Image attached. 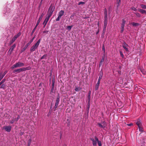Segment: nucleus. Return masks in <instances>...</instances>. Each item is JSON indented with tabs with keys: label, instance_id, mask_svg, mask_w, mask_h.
<instances>
[{
	"label": "nucleus",
	"instance_id": "nucleus-1",
	"mask_svg": "<svg viewBox=\"0 0 146 146\" xmlns=\"http://www.w3.org/2000/svg\"><path fill=\"white\" fill-rule=\"evenodd\" d=\"M40 42V39H39L36 43L32 46L30 49V51L31 52H33L34 51L35 49L38 48Z\"/></svg>",
	"mask_w": 146,
	"mask_h": 146
},
{
	"label": "nucleus",
	"instance_id": "nucleus-2",
	"mask_svg": "<svg viewBox=\"0 0 146 146\" xmlns=\"http://www.w3.org/2000/svg\"><path fill=\"white\" fill-rule=\"evenodd\" d=\"M24 66V64L22 62H18L14 64L11 67L12 69H14L15 68L23 66Z\"/></svg>",
	"mask_w": 146,
	"mask_h": 146
},
{
	"label": "nucleus",
	"instance_id": "nucleus-3",
	"mask_svg": "<svg viewBox=\"0 0 146 146\" xmlns=\"http://www.w3.org/2000/svg\"><path fill=\"white\" fill-rule=\"evenodd\" d=\"M21 35V33L20 32L19 33L15 35L14 37L12 40L10 41L9 43L10 44H11L13 43L17 39V38L19 37Z\"/></svg>",
	"mask_w": 146,
	"mask_h": 146
},
{
	"label": "nucleus",
	"instance_id": "nucleus-4",
	"mask_svg": "<svg viewBox=\"0 0 146 146\" xmlns=\"http://www.w3.org/2000/svg\"><path fill=\"white\" fill-rule=\"evenodd\" d=\"M90 139L92 141V144L93 146H96L97 145V141H98V139L95 136L94 138H91Z\"/></svg>",
	"mask_w": 146,
	"mask_h": 146
},
{
	"label": "nucleus",
	"instance_id": "nucleus-5",
	"mask_svg": "<svg viewBox=\"0 0 146 146\" xmlns=\"http://www.w3.org/2000/svg\"><path fill=\"white\" fill-rule=\"evenodd\" d=\"M108 22V15L106 11L105 12V15L104 17V30H105Z\"/></svg>",
	"mask_w": 146,
	"mask_h": 146
},
{
	"label": "nucleus",
	"instance_id": "nucleus-6",
	"mask_svg": "<svg viewBox=\"0 0 146 146\" xmlns=\"http://www.w3.org/2000/svg\"><path fill=\"white\" fill-rule=\"evenodd\" d=\"M54 9L55 7L54 6H52V5H50L48 11V13H49V14L48 15L49 16H51L52 14Z\"/></svg>",
	"mask_w": 146,
	"mask_h": 146
},
{
	"label": "nucleus",
	"instance_id": "nucleus-7",
	"mask_svg": "<svg viewBox=\"0 0 146 146\" xmlns=\"http://www.w3.org/2000/svg\"><path fill=\"white\" fill-rule=\"evenodd\" d=\"M3 128L7 132H10L11 131V127L10 126H4Z\"/></svg>",
	"mask_w": 146,
	"mask_h": 146
},
{
	"label": "nucleus",
	"instance_id": "nucleus-8",
	"mask_svg": "<svg viewBox=\"0 0 146 146\" xmlns=\"http://www.w3.org/2000/svg\"><path fill=\"white\" fill-rule=\"evenodd\" d=\"M59 98L60 96L59 94H58L54 106V108H56L58 107L59 102Z\"/></svg>",
	"mask_w": 146,
	"mask_h": 146
},
{
	"label": "nucleus",
	"instance_id": "nucleus-9",
	"mask_svg": "<svg viewBox=\"0 0 146 146\" xmlns=\"http://www.w3.org/2000/svg\"><path fill=\"white\" fill-rule=\"evenodd\" d=\"M44 15V14L43 13H42V15H41L39 19H38V21H37V23L36 25V27H37L38 26V24H39L41 20L42 19V18Z\"/></svg>",
	"mask_w": 146,
	"mask_h": 146
},
{
	"label": "nucleus",
	"instance_id": "nucleus-10",
	"mask_svg": "<svg viewBox=\"0 0 146 146\" xmlns=\"http://www.w3.org/2000/svg\"><path fill=\"white\" fill-rule=\"evenodd\" d=\"M23 68H20L19 69H17L13 71V72L14 73H15L16 72H17V73H19L21 72H23Z\"/></svg>",
	"mask_w": 146,
	"mask_h": 146
},
{
	"label": "nucleus",
	"instance_id": "nucleus-11",
	"mask_svg": "<svg viewBox=\"0 0 146 146\" xmlns=\"http://www.w3.org/2000/svg\"><path fill=\"white\" fill-rule=\"evenodd\" d=\"M16 47V45L14 44L12 46L10 49H9V52H10V54H11L13 51V50L14 48Z\"/></svg>",
	"mask_w": 146,
	"mask_h": 146
},
{
	"label": "nucleus",
	"instance_id": "nucleus-12",
	"mask_svg": "<svg viewBox=\"0 0 146 146\" xmlns=\"http://www.w3.org/2000/svg\"><path fill=\"white\" fill-rule=\"evenodd\" d=\"M50 17V16H49L48 15L47 17L45 18L44 22L43 23V24H44L45 23V25H46L47 23L48 22V21L49 20V18Z\"/></svg>",
	"mask_w": 146,
	"mask_h": 146
},
{
	"label": "nucleus",
	"instance_id": "nucleus-13",
	"mask_svg": "<svg viewBox=\"0 0 146 146\" xmlns=\"http://www.w3.org/2000/svg\"><path fill=\"white\" fill-rule=\"evenodd\" d=\"M100 83V82L98 81L97 83L96 84L95 86V90H97L99 88V86Z\"/></svg>",
	"mask_w": 146,
	"mask_h": 146
},
{
	"label": "nucleus",
	"instance_id": "nucleus-14",
	"mask_svg": "<svg viewBox=\"0 0 146 146\" xmlns=\"http://www.w3.org/2000/svg\"><path fill=\"white\" fill-rule=\"evenodd\" d=\"M136 124L138 127L141 126L142 125L141 123L139 120H137L136 122Z\"/></svg>",
	"mask_w": 146,
	"mask_h": 146
},
{
	"label": "nucleus",
	"instance_id": "nucleus-15",
	"mask_svg": "<svg viewBox=\"0 0 146 146\" xmlns=\"http://www.w3.org/2000/svg\"><path fill=\"white\" fill-rule=\"evenodd\" d=\"M23 71H24L26 70H29L31 69V67L30 66H28L26 67L23 68Z\"/></svg>",
	"mask_w": 146,
	"mask_h": 146
},
{
	"label": "nucleus",
	"instance_id": "nucleus-16",
	"mask_svg": "<svg viewBox=\"0 0 146 146\" xmlns=\"http://www.w3.org/2000/svg\"><path fill=\"white\" fill-rule=\"evenodd\" d=\"M64 12L63 11L61 10L59 13L58 16L61 17L63 15Z\"/></svg>",
	"mask_w": 146,
	"mask_h": 146
},
{
	"label": "nucleus",
	"instance_id": "nucleus-17",
	"mask_svg": "<svg viewBox=\"0 0 146 146\" xmlns=\"http://www.w3.org/2000/svg\"><path fill=\"white\" fill-rule=\"evenodd\" d=\"M127 46V45L125 43H124L123 44V47L125 49L126 51H128V49L126 47Z\"/></svg>",
	"mask_w": 146,
	"mask_h": 146
},
{
	"label": "nucleus",
	"instance_id": "nucleus-18",
	"mask_svg": "<svg viewBox=\"0 0 146 146\" xmlns=\"http://www.w3.org/2000/svg\"><path fill=\"white\" fill-rule=\"evenodd\" d=\"M140 71L143 74L145 75L146 74V72L143 68H141L139 69Z\"/></svg>",
	"mask_w": 146,
	"mask_h": 146
},
{
	"label": "nucleus",
	"instance_id": "nucleus-19",
	"mask_svg": "<svg viewBox=\"0 0 146 146\" xmlns=\"http://www.w3.org/2000/svg\"><path fill=\"white\" fill-rule=\"evenodd\" d=\"M139 11L141 13H145L146 14V11L142 9H139Z\"/></svg>",
	"mask_w": 146,
	"mask_h": 146
},
{
	"label": "nucleus",
	"instance_id": "nucleus-20",
	"mask_svg": "<svg viewBox=\"0 0 146 146\" xmlns=\"http://www.w3.org/2000/svg\"><path fill=\"white\" fill-rule=\"evenodd\" d=\"M131 24L134 26H137L139 25V23L135 22H133L131 23Z\"/></svg>",
	"mask_w": 146,
	"mask_h": 146
},
{
	"label": "nucleus",
	"instance_id": "nucleus-21",
	"mask_svg": "<svg viewBox=\"0 0 146 146\" xmlns=\"http://www.w3.org/2000/svg\"><path fill=\"white\" fill-rule=\"evenodd\" d=\"M101 123L104 128L106 127L107 125L106 122L104 121H103Z\"/></svg>",
	"mask_w": 146,
	"mask_h": 146
},
{
	"label": "nucleus",
	"instance_id": "nucleus-22",
	"mask_svg": "<svg viewBox=\"0 0 146 146\" xmlns=\"http://www.w3.org/2000/svg\"><path fill=\"white\" fill-rule=\"evenodd\" d=\"M121 0H117V7L119 6L120 4Z\"/></svg>",
	"mask_w": 146,
	"mask_h": 146
},
{
	"label": "nucleus",
	"instance_id": "nucleus-23",
	"mask_svg": "<svg viewBox=\"0 0 146 146\" xmlns=\"http://www.w3.org/2000/svg\"><path fill=\"white\" fill-rule=\"evenodd\" d=\"M104 58H102V60H101L100 63V64H99L100 67L102 65V63L104 62Z\"/></svg>",
	"mask_w": 146,
	"mask_h": 146
},
{
	"label": "nucleus",
	"instance_id": "nucleus-24",
	"mask_svg": "<svg viewBox=\"0 0 146 146\" xmlns=\"http://www.w3.org/2000/svg\"><path fill=\"white\" fill-rule=\"evenodd\" d=\"M141 7L142 8L145 9H146V5L143 4H141Z\"/></svg>",
	"mask_w": 146,
	"mask_h": 146
},
{
	"label": "nucleus",
	"instance_id": "nucleus-25",
	"mask_svg": "<svg viewBox=\"0 0 146 146\" xmlns=\"http://www.w3.org/2000/svg\"><path fill=\"white\" fill-rule=\"evenodd\" d=\"M31 142V139H29L27 144V146H30V145Z\"/></svg>",
	"mask_w": 146,
	"mask_h": 146
},
{
	"label": "nucleus",
	"instance_id": "nucleus-26",
	"mask_svg": "<svg viewBox=\"0 0 146 146\" xmlns=\"http://www.w3.org/2000/svg\"><path fill=\"white\" fill-rule=\"evenodd\" d=\"M139 130L140 131H143V128L142 127V125L141 126L138 127Z\"/></svg>",
	"mask_w": 146,
	"mask_h": 146
},
{
	"label": "nucleus",
	"instance_id": "nucleus-27",
	"mask_svg": "<svg viewBox=\"0 0 146 146\" xmlns=\"http://www.w3.org/2000/svg\"><path fill=\"white\" fill-rule=\"evenodd\" d=\"M137 17H141V15L138 13H134Z\"/></svg>",
	"mask_w": 146,
	"mask_h": 146
},
{
	"label": "nucleus",
	"instance_id": "nucleus-28",
	"mask_svg": "<svg viewBox=\"0 0 146 146\" xmlns=\"http://www.w3.org/2000/svg\"><path fill=\"white\" fill-rule=\"evenodd\" d=\"M4 76L2 75V73L1 72L0 73V81L3 78Z\"/></svg>",
	"mask_w": 146,
	"mask_h": 146
},
{
	"label": "nucleus",
	"instance_id": "nucleus-29",
	"mask_svg": "<svg viewBox=\"0 0 146 146\" xmlns=\"http://www.w3.org/2000/svg\"><path fill=\"white\" fill-rule=\"evenodd\" d=\"M98 125L100 127H102V128H104V127H103L102 125V123H98Z\"/></svg>",
	"mask_w": 146,
	"mask_h": 146
},
{
	"label": "nucleus",
	"instance_id": "nucleus-30",
	"mask_svg": "<svg viewBox=\"0 0 146 146\" xmlns=\"http://www.w3.org/2000/svg\"><path fill=\"white\" fill-rule=\"evenodd\" d=\"M72 27V26H69L67 27V28L68 30L69 31H70L71 30Z\"/></svg>",
	"mask_w": 146,
	"mask_h": 146
},
{
	"label": "nucleus",
	"instance_id": "nucleus-31",
	"mask_svg": "<svg viewBox=\"0 0 146 146\" xmlns=\"http://www.w3.org/2000/svg\"><path fill=\"white\" fill-rule=\"evenodd\" d=\"M30 45V44H28V43L23 48V50H25L27 48L28 46Z\"/></svg>",
	"mask_w": 146,
	"mask_h": 146
},
{
	"label": "nucleus",
	"instance_id": "nucleus-32",
	"mask_svg": "<svg viewBox=\"0 0 146 146\" xmlns=\"http://www.w3.org/2000/svg\"><path fill=\"white\" fill-rule=\"evenodd\" d=\"M5 81V79H3V80L1 82H0V86Z\"/></svg>",
	"mask_w": 146,
	"mask_h": 146
},
{
	"label": "nucleus",
	"instance_id": "nucleus-33",
	"mask_svg": "<svg viewBox=\"0 0 146 146\" xmlns=\"http://www.w3.org/2000/svg\"><path fill=\"white\" fill-rule=\"evenodd\" d=\"M98 143V145L99 146H102V143L100 141H99V140L98 139V141L97 142Z\"/></svg>",
	"mask_w": 146,
	"mask_h": 146
},
{
	"label": "nucleus",
	"instance_id": "nucleus-34",
	"mask_svg": "<svg viewBox=\"0 0 146 146\" xmlns=\"http://www.w3.org/2000/svg\"><path fill=\"white\" fill-rule=\"evenodd\" d=\"M91 93V91H90L89 92L88 95V98H89V100H90V98Z\"/></svg>",
	"mask_w": 146,
	"mask_h": 146
},
{
	"label": "nucleus",
	"instance_id": "nucleus-35",
	"mask_svg": "<svg viewBox=\"0 0 146 146\" xmlns=\"http://www.w3.org/2000/svg\"><path fill=\"white\" fill-rule=\"evenodd\" d=\"M36 27H36V26L35 27V28L32 31V32L31 33V35H32L33 34V33L34 32Z\"/></svg>",
	"mask_w": 146,
	"mask_h": 146
},
{
	"label": "nucleus",
	"instance_id": "nucleus-36",
	"mask_svg": "<svg viewBox=\"0 0 146 146\" xmlns=\"http://www.w3.org/2000/svg\"><path fill=\"white\" fill-rule=\"evenodd\" d=\"M119 52H120V54L121 56L122 57V58H123V57H124V55H123L122 52H121V51H119Z\"/></svg>",
	"mask_w": 146,
	"mask_h": 146
},
{
	"label": "nucleus",
	"instance_id": "nucleus-37",
	"mask_svg": "<svg viewBox=\"0 0 146 146\" xmlns=\"http://www.w3.org/2000/svg\"><path fill=\"white\" fill-rule=\"evenodd\" d=\"M102 74L101 75H100V76L99 77L98 81H99V82H100V80L102 79Z\"/></svg>",
	"mask_w": 146,
	"mask_h": 146
},
{
	"label": "nucleus",
	"instance_id": "nucleus-38",
	"mask_svg": "<svg viewBox=\"0 0 146 146\" xmlns=\"http://www.w3.org/2000/svg\"><path fill=\"white\" fill-rule=\"evenodd\" d=\"M85 4V2H84L80 1L78 5H80L81 4Z\"/></svg>",
	"mask_w": 146,
	"mask_h": 146
},
{
	"label": "nucleus",
	"instance_id": "nucleus-39",
	"mask_svg": "<svg viewBox=\"0 0 146 146\" xmlns=\"http://www.w3.org/2000/svg\"><path fill=\"white\" fill-rule=\"evenodd\" d=\"M131 9L134 11H136L137 10V9L134 7H131Z\"/></svg>",
	"mask_w": 146,
	"mask_h": 146
},
{
	"label": "nucleus",
	"instance_id": "nucleus-40",
	"mask_svg": "<svg viewBox=\"0 0 146 146\" xmlns=\"http://www.w3.org/2000/svg\"><path fill=\"white\" fill-rule=\"evenodd\" d=\"M5 87V85L4 84H2L1 86V88L3 89Z\"/></svg>",
	"mask_w": 146,
	"mask_h": 146
},
{
	"label": "nucleus",
	"instance_id": "nucleus-41",
	"mask_svg": "<svg viewBox=\"0 0 146 146\" xmlns=\"http://www.w3.org/2000/svg\"><path fill=\"white\" fill-rule=\"evenodd\" d=\"M126 22V21L124 19H123L122 20V23L125 24Z\"/></svg>",
	"mask_w": 146,
	"mask_h": 146
},
{
	"label": "nucleus",
	"instance_id": "nucleus-42",
	"mask_svg": "<svg viewBox=\"0 0 146 146\" xmlns=\"http://www.w3.org/2000/svg\"><path fill=\"white\" fill-rule=\"evenodd\" d=\"M20 118V116L19 115H18L17 117L15 119V120H16V121H17L19 120V119Z\"/></svg>",
	"mask_w": 146,
	"mask_h": 146
},
{
	"label": "nucleus",
	"instance_id": "nucleus-43",
	"mask_svg": "<svg viewBox=\"0 0 146 146\" xmlns=\"http://www.w3.org/2000/svg\"><path fill=\"white\" fill-rule=\"evenodd\" d=\"M124 27H121V33H122L123 31H124Z\"/></svg>",
	"mask_w": 146,
	"mask_h": 146
},
{
	"label": "nucleus",
	"instance_id": "nucleus-44",
	"mask_svg": "<svg viewBox=\"0 0 146 146\" xmlns=\"http://www.w3.org/2000/svg\"><path fill=\"white\" fill-rule=\"evenodd\" d=\"M7 71H5L4 73H3V74H2V75H3V76H4L6 74V73H7Z\"/></svg>",
	"mask_w": 146,
	"mask_h": 146
},
{
	"label": "nucleus",
	"instance_id": "nucleus-45",
	"mask_svg": "<svg viewBox=\"0 0 146 146\" xmlns=\"http://www.w3.org/2000/svg\"><path fill=\"white\" fill-rule=\"evenodd\" d=\"M61 18V17H60L59 16H58L57 18L56 19V20L57 21H59L60 20V19Z\"/></svg>",
	"mask_w": 146,
	"mask_h": 146
},
{
	"label": "nucleus",
	"instance_id": "nucleus-46",
	"mask_svg": "<svg viewBox=\"0 0 146 146\" xmlns=\"http://www.w3.org/2000/svg\"><path fill=\"white\" fill-rule=\"evenodd\" d=\"M33 39H31L29 42L28 43V44H30L31 42H33Z\"/></svg>",
	"mask_w": 146,
	"mask_h": 146
},
{
	"label": "nucleus",
	"instance_id": "nucleus-47",
	"mask_svg": "<svg viewBox=\"0 0 146 146\" xmlns=\"http://www.w3.org/2000/svg\"><path fill=\"white\" fill-rule=\"evenodd\" d=\"M52 82H53V83H52V88L53 89H54V81L53 80H52Z\"/></svg>",
	"mask_w": 146,
	"mask_h": 146
},
{
	"label": "nucleus",
	"instance_id": "nucleus-48",
	"mask_svg": "<svg viewBox=\"0 0 146 146\" xmlns=\"http://www.w3.org/2000/svg\"><path fill=\"white\" fill-rule=\"evenodd\" d=\"M15 121V120H14L13 119H12V120L10 121V122L11 123H13Z\"/></svg>",
	"mask_w": 146,
	"mask_h": 146
},
{
	"label": "nucleus",
	"instance_id": "nucleus-49",
	"mask_svg": "<svg viewBox=\"0 0 146 146\" xmlns=\"http://www.w3.org/2000/svg\"><path fill=\"white\" fill-rule=\"evenodd\" d=\"M75 90L76 91H78L80 90V89L78 88H76L75 89Z\"/></svg>",
	"mask_w": 146,
	"mask_h": 146
},
{
	"label": "nucleus",
	"instance_id": "nucleus-50",
	"mask_svg": "<svg viewBox=\"0 0 146 146\" xmlns=\"http://www.w3.org/2000/svg\"><path fill=\"white\" fill-rule=\"evenodd\" d=\"M102 50L104 51V52H105V48L104 45L103 46H102Z\"/></svg>",
	"mask_w": 146,
	"mask_h": 146
},
{
	"label": "nucleus",
	"instance_id": "nucleus-51",
	"mask_svg": "<svg viewBox=\"0 0 146 146\" xmlns=\"http://www.w3.org/2000/svg\"><path fill=\"white\" fill-rule=\"evenodd\" d=\"M46 57V56L45 55L43 56L41 58V59H42Z\"/></svg>",
	"mask_w": 146,
	"mask_h": 146
},
{
	"label": "nucleus",
	"instance_id": "nucleus-52",
	"mask_svg": "<svg viewBox=\"0 0 146 146\" xmlns=\"http://www.w3.org/2000/svg\"><path fill=\"white\" fill-rule=\"evenodd\" d=\"M125 24H123V23H122L121 24V27H124V26H125Z\"/></svg>",
	"mask_w": 146,
	"mask_h": 146
},
{
	"label": "nucleus",
	"instance_id": "nucleus-53",
	"mask_svg": "<svg viewBox=\"0 0 146 146\" xmlns=\"http://www.w3.org/2000/svg\"><path fill=\"white\" fill-rule=\"evenodd\" d=\"M127 125L128 126H131L133 125V124L132 123H129V124H128Z\"/></svg>",
	"mask_w": 146,
	"mask_h": 146
},
{
	"label": "nucleus",
	"instance_id": "nucleus-54",
	"mask_svg": "<svg viewBox=\"0 0 146 146\" xmlns=\"http://www.w3.org/2000/svg\"><path fill=\"white\" fill-rule=\"evenodd\" d=\"M48 32V31H43V33H47Z\"/></svg>",
	"mask_w": 146,
	"mask_h": 146
},
{
	"label": "nucleus",
	"instance_id": "nucleus-55",
	"mask_svg": "<svg viewBox=\"0 0 146 146\" xmlns=\"http://www.w3.org/2000/svg\"><path fill=\"white\" fill-rule=\"evenodd\" d=\"M54 89L52 88L51 90V92H53V90Z\"/></svg>",
	"mask_w": 146,
	"mask_h": 146
},
{
	"label": "nucleus",
	"instance_id": "nucleus-56",
	"mask_svg": "<svg viewBox=\"0 0 146 146\" xmlns=\"http://www.w3.org/2000/svg\"><path fill=\"white\" fill-rule=\"evenodd\" d=\"M35 38V36L34 37L32 38L31 39H33V40Z\"/></svg>",
	"mask_w": 146,
	"mask_h": 146
},
{
	"label": "nucleus",
	"instance_id": "nucleus-57",
	"mask_svg": "<svg viewBox=\"0 0 146 146\" xmlns=\"http://www.w3.org/2000/svg\"><path fill=\"white\" fill-rule=\"evenodd\" d=\"M35 38V36L34 37L32 38L31 39H33V40Z\"/></svg>",
	"mask_w": 146,
	"mask_h": 146
}]
</instances>
